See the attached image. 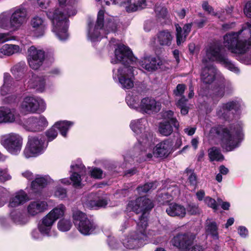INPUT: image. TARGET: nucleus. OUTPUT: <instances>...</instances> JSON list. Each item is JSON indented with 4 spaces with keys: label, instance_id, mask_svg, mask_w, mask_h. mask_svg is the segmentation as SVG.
I'll return each instance as SVG.
<instances>
[{
    "label": "nucleus",
    "instance_id": "60",
    "mask_svg": "<svg viewBox=\"0 0 251 251\" xmlns=\"http://www.w3.org/2000/svg\"><path fill=\"white\" fill-rule=\"evenodd\" d=\"M54 195L55 197L62 200L67 197L66 189L61 187H58L56 188Z\"/></svg>",
    "mask_w": 251,
    "mask_h": 251
},
{
    "label": "nucleus",
    "instance_id": "62",
    "mask_svg": "<svg viewBox=\"0 0 251 251\" xmlns=\"http://www.w3.org/2000/svg\"><path fill=\"white\" fill-rule=\"evenodd\" d=\"M8 193L7 190L0 186V207L3 206L6 202V196Z\"/></svg>",
    "mask_w": 251,
    "mask_h": 251
},
{
    "label": "nucleus",
    "instance_id": "63",
    "mask_svg": "<svg viewBox=\"0 0 251 251\" xmlns=\"http://www.w3.org/2000/svg\"><path fill=\"white\" fill-rule=\"evenodd\" d=\"M91 176L97 179H101L103 177V171L98 168H93L91 171Z\"/></svg>",
    "mask_w": 251,
    "mask_h": 251
},
{
    "label": "nucleus",
    "instance_id": "43",
    "mask_svg": "<svg viewBox=\"0 0 251 251\" xmlns=\"http://www.w3.org/2000/svg\"><path fill=\"white\" fill-rule=\"evenodd\" d=\"M208 154L210 161H222L224 158L220 150L215 147L209 149L208 151Z\"/></svg>",
    "mask_w": 251,
    "mask_h": 251
},
{
    "label": "nucleus",
    "instance_id": "31",
    "mask_svg": "<svg viewBox=\"0 0 251 251\" xmlns=\"http://www.w3.org/2000/svg\"><path fill=\"white\" fill-rule=\"evenodd\" d=\"M29 198L26 193L23 190H20L13 194L10 198L8 206L16 207L24 204Z\"/></svg>",
    "mask_w": 251,
    "mask_h": 251
},
{
    "label": "nucleus",
    "instance_id": "37",
    "mask_svg": "<svg viewBox=\"0 0 251 251\" xmlns=\"http://www.w3.org/2000/svg\"><path fill=\"white\" fill-rule=\"evenodd\" d=\"M157 42L161 46H170L173 39V36L168 30L159 32L157 34Z\"/></svg>",
    "mask_w": 251,
    "mask_h": 251
},
{
    "label": "nucleus",
    "instance_id": "57",
    "mask_svg": "<svg viewBox=\"0 0 251 251\" xmlns=\"http://www.w3.org/2000/svg\"><path fill=\"white\" fill-rule=\"evenodd\" d=\"M56 128L54 125L51 128L46 131V134L49 142L52 141L57 137L58 132Z\"/></svg>",
    "mask_w": 251,
    "mask_h": 251
},
{
    "label": "nucleus",
    "instance_id": "42",
    "mask_svg": "<svg viewBox=\"0 0 251 251\" xmlns=\"http://www.w3.org/2000/svg\"><path fill=\"white\" fill-rule=\"evenodd\" d=\"M126 103L131 108L136 111L139 110L140 107V97L138 95H134L132 93L129 94L126 98Z\"/></svg>",
    "mask_w": 251,
    "mask_h": 251
},
{
    "label": "nucleus",
    "instance_id": "10",
    "mask_svg": "<svg viewBox=\"0 0 251 251\" xmlns=\"http://www.w3.org/2000/svg\"><path fill=\"white\" fill-rule=\"evenodd\" d=\"M151 149H148V146H142L140 149L142 152V156L145 161L150 160L153 155L157 158H166L171 153L173 148L172 141L170 139H165L153 147L151 141Z\"/></svg>",
    "mask_w": 251,
    "mask_h": 251
},
{
    "label": "nucleus",
    "instance_id": "53",
    "mask_svg": "<svg viewBox=\"0 0 251 251\" xmlns=\"http://www.w3.org/2000/svg\"><path fill=\"white\" fill-rule=\"evenodd\" d=\"M202 8L205 11L208 12V13L218 17L221 21L223 20V16L221 14L220 15L219 12H215L214 9L210 6L207 1H203L202 4Z\"/></svg>",
    "mask_w": 251,
    "mask_h": 251
},
{
    "label": "nucleus",
    "instance_id": "55",
    "mask_svg": "<svg viewBox=\"0 0 251 251\" xmlns=\"http://www.w3.org/2000/svg\"><path fill=\"white\" fill-rule=\"evenodd\" d=\"M186 210L190 215H197L200 213V209L198 204L194 203H189Z\"/></svg>",
    "mask_w": 251,
    "mask_h": 251
},
{
    "label": "nucleus",
    "instance_id": "36",
    "mask_svg": "<svg viewBox=\"0 0 251 251\" xmlns=\"http://www.w3.org/2000/svg\"><path fill=\"white\" fill-rule=\"evenodd\" d=\"M15 119L16 116L13 110L8 107H0V124L13 123L15 121Z\"/></svg>",
    "mask_w": 251,
    "mask_h": 251
},
{
    "label": "nucleus",
    "instance_id": "61",
    "mask_svg": "<svg viewBox=\"0 0 251 251\" xmlns=\"http://www.w3.org/2000/svg\"><path fill=\"white\" fill-rule=\"evenodd\" d=\"M11 179V176L8 174L7 169L0 168V182H4Z\"/></svg>",
    "mask_w": 251,
    "mask_h": 251
},
{
    "label": "nucleus",
    "instance_id": "38",
    "mask_svg": "<svg viewBox=\"0 0 251 251\" xmlns=\"http://www.w3.org/2000/svg\"><path fill=\"white\" fill-rule=\"evenodd\" d=\"M21 51V49L18 45L6 44L3 45L0 49V57L10 56Z\"/></svg>",
    "mask_w": 251,
    "mask_h": 251
},
{
    "label": "nucleus",
    "instance_id": "29",
    "mask_svg": "<svg viewBox=\"0 0 251 251\" xmlns=\"http://www.w3.org/2000/svg\"><path fill=\"white\" fill-rule=\"evenodd\" d=\"M192 23L186 24L182 28L179 24L175 25L176 41L177 46H180L185 42L186 38L191 30Z\"/></svg>",
    "mask_w": 251,
    "mask_h": 251
},
{
    "label": "nucleus",
    "instance_id": "26",
    "mask_svg": "<svg viewBox=\"0 0 251 251\" xmlns=\"http://www.w3.org/2000/svg\"><path fill=\"white\" fill-rule=\"evenodd\" d=\"M10 72L17 81L22 80L24 84L25 79L29 77L28 76L29 73L33 72L28 70V67L25 61H20L11 68Z\"/></svg>",
    "mask_w": 251,
    "mask_h": 251
},
{
    "label": "nucleus",
    "instance_id": "50",
    "mask_svg": "<svg viewBox=\"0 0 251 251\" xmlns=\"http://www.w3.org/2000/svg\"><path fill=\"white\" fill-rule=\"evenodd\" d=\"M212 99L214 100L219 101L225 94V88H223L221 81L214 88Z\"/></svg>",
    "mask_w": 251,
    "mask_h": 251
},
{
    "label": "nucleus",
    "instance_id": "40",
    "mask_svg": "<svg viewBox=\"0 0 251 251\" xmlns=\"http://www.w3.org/2000/svg\"><path fill=\"white\" fill-rule=\"evenodd\" d=\"M108 200L106 197L99 198L96 200H90L86 202V205L91 208L98 209L105 207L108 204Z\"/></svg>",
    "mask_w": 251,
    "mask_h": 251
},
{
    "label": "nucleus",
    "instance_id": "1",
    "mask_svg": "<svg viewBox=\"0 0 251 251\" xmlns=\"http://www.w3.org/2000/svg\"><path fill=\"white\" fill-rule=\"evenodd\" d=\"M223 44L235 54L242 63L251 65V24L247 23L236 32L231 31L223 37Z\"/></svg>",
    "mask_w": 251,
    "mask_h": 251
},
{
    "label": "nucleus",
    "instance_id": "23",
    "mask_svg": "<svg viewBox=\"0 0 251 251\" xmlns=\"http://www.w3.org/2000/svg\"><path fill=\"white\" fill-rule=\"evenodd\" d=\"M30 31L32 36L41 37L45 33L47 25L45 19L40 16H35L30 20Z\"/></svg>",
    "mask_w": 251,
    "mask_h": 251
},
{
    "label": "nucleus",
    "instance_id": "11",
    "mask_svg": "<svg viewBox=\"0 0 251 251\" xmlns=\"http://www.w3.org/2000/svg\"><path fill=\"white\" fill-rule=\"evenodd\" d=\"M196 236L191 232L179 233L171 240V243L177 249L184 251H203L200 245H193Z\"/></svg>",
    "mask_w": 251,
    "mask_h": 251
},
{
    "label": "nucleus",
    "instance_id": "30",
    "mask_svg": "<svg viewBox=\"0 0 251 251\" xmlns=\"http://www.w3.org/2000/svg\"><path fill=\"white\" fill-rule=\"evenodd\" d=\"M48 205L45 201H31L27 207V213L34 216L47 210Z\"/></svg>",
    "mask_w": 251,
    "mask_h": 251
},
{
    "label": "nucleus",
    "instance_id": "24",
    "mask_svg": "<svg viewBox=\"0 0 251 251\" xmlns=\"http://www.w3.org/2000/svg\"><path fill=\"white\" fill-rule=\"evenodd\" d=\"M160 108L161 104L159 102L152 98L146 97L141 100L138 111L151 114L158 112Z\"/></svg>",
    "mask_w": 251,
    "mask_h": 251
},
{
    "label": "nucleus",
    "instance_id": "39",
    "mask_svg": "<svg viewBox=\"0 0 251 251\" xmlns=\"http://www.w3.org/2000/svg\"><path fill=\"white\" fill-rule=\"evenodd\" d=\"M12 220L17 225H25L27 222L25 214L18 210H14L10 213Z\"/></svg>",
    "mask_w": 251,
    "mask_h": 251
},
{
    "label": "nucleus",
    "instance_id": "56",
    "mask_svg": "<svg viewBox=\"0 0 251 251\" xmlns=\"http://www.w3.org/2000/svg\"><path fill=\"white\" fill-rule=\"evenodd\" d=\"M173 199L172 194H169L168 192H164L158 195V201L163 204L170 201Z\"/></svg>",
    "mask_w": 251,
    "mask_h": 251
},
{
    "label": "nucleus",
    "instance_id": "4",
    "mask_svg": "<svg viewBox=\"0 0 251 251\" xmlns=\"http://www.w3.org/2000/svg\"><path fill=\"white\" fill-rule=\"evenodd\" d=\"M75 8L70 5H66L55 9L48 11L47 15L51 21L53 25L52 31L60 41H65L68 38L69 20L68 18L76 14Z\"/></svg>",
    "mask_w": 251,
    "mask_h": 251
},
{
    "label": "nucleus",
    "instance_id": "46",
    "mask_svg": "<svg viewBox=\"0 0 251 251\" xmlns=\"http://www.w3.org/2000/svg\"><path fill=\"white\" fill-rule=\"evenodd\" d=\"M72 217L73 222L76 227L80 224L79 223L84 221L85 219L88 218L84 213L77 209H73L72 210Z\"/></svg>",
    "mask_w": 251,
    "mask_h": 251
},
{
    "label": "nucleus",
    "instance_id": "51",
    "mask_svg": "<svg viewBox=\"0 0 251 251\" xmlns=\"http://www.w3.org/2000/svg\"><path fill=\"white\" fill-rule=\"evenodd\" d=\"M107 244L111 250H121L124 251V249H123V246H122V244L117 242L115 238L111 235L108 236L107 239Z\"/></svg>",
    "mask_w": 251,
    "mask_h": 251
},
{
    "label": "nucleus",
    "instance_id": "35",
    "mask_svg": "<svg viewBox=\"0 0 251 251\" xmlns=\"http://www.w3.org/2000/svg\"><path fill=\"white\" fill-rule=\"evenodd\" d=\"M205 233L212 239L217 240L219 239V224L213 220L207 219L205 222Z\"/></svg>",
    "mask_w": 251,
    "mask_h": 251
},
{
    "label": "nucleus",
    "instance_id": "6",
    "mask_svg": "<svg viewBox=\"0 0 251 251\" xmlns=\"http://www.w3.org/2000/svg\"><path fill=\"white\" fill-rule=\"evenodd\" d=\"M117 28V24L113 17L105 18L104 12L102 10L99 11L97 16L96 25L89 21L88 23L87 37L91 42L100 41L101 39V32L105 34L110 32H115Z\"/></svg>",
    "mask_w": 251,
    "mask_h": 251
},
{
    "label": "nucleus",
    "instance_id": "7",
    "mask_svg": "<svg viewBox=\"0 0 251 251\" xmlns=\"http://www.w3.org/2000/svg\"><path fill=\"white\" fill-rule=\"evenodd\" d=\"M130 127L135 133L140 149L142 146H148V149H151L152 133L151 131L148 121L145 118H140L132 120Z\"/></svg>",
    "mask_w": 251,
    "mask_h": 251
},
{
    "label": "nucleus",
    "instance_id": "34",
    "mask_svg": "<svg viewBox=\"0 0 251 251\" xmlns=\"http://www.w3.org/2000/svg\"><path fill=\"white\" fill-rule=\"evenodd\" d=\"M77 227L78 231L84 235L93 234L97 227V224L92 219L88 218L80 223Z\"/></svg>",
    "mask_w": 251,
    "mask_h": 251
},
{
    "label": "nucleus",
    "instance_id": "14",
    "mask_svg": "<svg viewBox=\"0 0 251 251\" xmlns=\"http://www.w3.org/2000/svg\"><path fill=\"white\" fill-rule=\"evenodd\" d=\"M0 143L9 153L18 155L23 147V138L18 133L11 132L1 135Z\"/></svg>",
    "mask_w": 251,
    "mask_h": 251
},
{
    "label": "nucleus",
    "instance_id": "52",
    "mask_svg": "<svg viewBox=\"0 0 251 251\" xmlns=\"http://www.w3.org/2000/svg\"><path fill=\"white\" fill-rule=\"evenodd\" d=\"M72 224L70 220L62 219L60 220L57 224L58 229L62 232H66L69 231L71 227Z\"/></svg>",
    "mask_w": 251,
    "mask_h": 251
},
{
    "label": "nucleus",
    "instance_id": "44",
    "mask_svg": "<svg viewBox=\"0 0 251 251\" xmlns=\"http://www.w3.org/2000/svg\"><path fill=\"white\" fill-rule=\"evenodd\" d=\"M158 131L163 136H168L173 132V127L169 121H163L159 125Z\"/></svg>",
    "mask_w": 251,
    "mask_h": 251
},
{
    "label": "nucleus",
    "instance_id": "27",
    "mask_svg": "<svg viewBox=\"0 0 251 251\" xmlns=\"http://www.w3.org/2000/svg\"><path fill=\"white\" fill-rule=\"evenodd\" d=\"M116 3L125 7L127 12H132L146 7V0H117Z\"/></svg>",
    "mask_w": 251,
    "mask_h": 251
},
{
    "label": "nucleus",
    "instance_id": "20",
    "mask_svg": "<svg viewBox=\"0 0 251 251\" xmlns=\"http://www.w3.org/2000/svg\"><path fill=\"white\" fill-rule=\"evenodd\" d=\"M28 78L25 80L24 85L29 89H34L38 92H43L46 88V78L43 75H38L33 72L29 73Z\"/></svg>",
    "mask_w": 251,
    "mask_h": 251
},
{
    "label": "nucleus",
    "instance_id": "5",
    "mask_svg": "<svg viewBox=\"0 0 251 251\" xmlns=\"http://www.w3.org/2000/svg\"><path fill=\"white\" fill-rule=\"evenodd\" d=\"M243 124L241 122L231 126L229 128L218 126L212 128L211 131L221 137V145L226 151H231L238 147L244 139Z\"/></svg>",
    "mask_w": 251,
    "mask_h": 251
},
{
    "label": "nucleus",
    "instance_id": "8",
    "mask_svg": "<svg viewBox=\"0 0 251 251\" xmlns=\"http://www.w3.org/2000/svg\"><path fill=\"white\" fill-rule=\"evenodd\" d=\"M153 207V204L151 201L146 197H140L137 198L134 201H129L127 206V209L128 210L132 211L136 214L142 213L141 215L139 217V221H134L133 219L129 218L127 219L124 223L122 225L121 230H124L130 225H133L135 224H138L141 226L142 223L140 222L141 217L143 213H145V216L147 218V212L151 210Z\"/></svg>",
    "mask_w": 251,
    "mask_h": 251
},
{
    "label": "nucleus",
    "instance_id": "21",
    "mask_svg": "<svg viewBox=\"0 0 251 251\" xmlns=\"http://www.w3.org/2000/svg\"><path fill=\"white\" fill-rule=\"evenodd\" d=\"M162 64V61L158 57L149 55L144 56L139 61L137 58L136 63L134 62L133 65H139L148 72H153L158 70Z\"/></svg>",
    "mask_w": 251,
    "mask_h": 251
},
{
    "label": "nucleus",
    "instance_id": "48",
    "mask_svg": "<svg viewBox=\"0 0 251 251\" xmlns=\"http://www.w3.org/2000/svg\"><path fill=\"white\" fill-rule=\"evenodd\" d=\"M65 210L66 207L65 205L63 204H60L54 207L49 213L56 221L57 219L64 216Z\"/></svg>",
    "mask_w": 251,
    "mask_h": 251
},
{
    "label": "nucleus",
    "instance_id": "32",
    "mask_svg": "<svg viewBox=\"0 0 251 251\" xmlns=\"http://www.w3.org/2000/svg\"><path fill=\"white\" fill-rule=\"evenodd\" d=\"M55 221L49 213L42 219L38 227L43 235L50 236V233Z\"/></svg>",
    "mask_w": 251,
    "mask_h": 251
},
{
    "label": "nucleus",
    "instance_id": "17",
    "mask_svg": "<svg viewBox=\"0 0 251 251\" xmlns=\"http://www.w3.org/2000/svg\"><path fill=\"white\" fill-rule=\"evenodd\" d=\"M18 123L25 130L30 132L42 131L48 125L47 119L43 115L31 116L27 119H24L23 121L19 122Z\"/></svg>",
    "mask_w": 251,
    "mask_h": 251
},
{
    "label": "nucleus",
    "instance_id": "54",
    "mask_svg": "<svg viewBox=\"0 0 251 251\" xmlns=\"http://www.w3.org/2000/svg\"><path fill=\"white\" fill-rule=\"evenodd\" d=\"M186 173L188 176V182L192 186L196 187L198 183L197 177L196 174L191 169H187L186 170Z\"/></svg>",
    "mask_w": 251,
    "mask_h": 251
},
{
    "label": "nucleus",
    "instance_id": "58",
    "mask_svg": "<svg viewBox=\"0 0 251 251\" xmlns=\"http://www.w3.org/2000/svg\"><path fill=\"white\" fill-rule=\"evenodd\" d=\"M204 202L209 207L212 208L215 211L218 209V205L216 201L209 196L204 198Z\"/></svg>",
    "mask_w": 251,
    "mask_h": 251
},
{
    "label": "nucleus",
    "instance_id": "41",
    "mask_svg": "<svg viewBox=\"0 0 251 251\" xmlns=\"http://www.w3.org/2000/svg\"><path fill=\"white\" fill-rule=\"evenodd\" d=\"M74 125V123L69 121H61L55 123L54 127L58 129L61 134L64 137H66L68 131Z\"/></svg>",
    "mask_w": 251,
    "mask_h": 251
},
{
    "label": "nucleus",
    "instance_id": "64",
    "mask_svg": "<svg viewBox=\"0 0 251 251\" xmlns=\"http://www.w3.org/2000/svg\"><path fill=\"white\" fill-rule=\"evenodd\" d=\"M186 86L183 84H178L176 87V89L174 90V94L176 96H183Z\"/></svg>",
    "mask_w": 251,
    "mask_h": 251
},
{
    "label": "nucleus",
    "instance_id": "28",
    "mask_svg": "<svg viewBox=\"0 0 251 251\" xmlns=\"http://www.w3.org/2000/svg\"><path fill=\"white\" fill-rule=\"evenodd\" d=\"M52 182L53 179L49 175H37L31 182V188L34 193H39L41 195L42 189Z\"/></svg>",
    "mask_w": 251,
    "mask_h": 251
},
{
    "label": "nucleus",
    "instance_id": "15",
    "mask_svg": "<svg viewBox=\"0 0 251 251\" xmlns=\"http://www.w3.org/2000/svg\"><path fill=\"white\" fill-rule=\"evenodd\" d=\"M20 108L25 113H40L46 109L45 100L40 97L35 96L25 97L22 101Z\"/></svg>",
    "mask_w": 251,
    "mask_h": 251
},
{
    "label": "nucleus",
    "instance_id": "9",
    "mask_svg": "<svg viewBox=\"0 0 251 251\" xmlns=\"http://www.w3.org/2000/svg\"><path fill=\"white\" fill-rule=\"evenodd\" d=\"M223 48L219 42H214L208 46L206 50V56L210 61H217L229 70L239 73L240 70L227 57L226 54L223 52Z\"/></svg>",
    "mask_w": 251,
    "mask_h": 251
},
{
    "label": "nucleus",
    "instance_id": "47",
    "mask_svg": "<svg viewBox=\"0 0 251 251\" xmlns=\"http://www.w3.org/2000/svg\"><path fill=\"white\" fill-rule=\"evenodd\" d=\"M162 117L166 120L165 121H169L173 126L176 129H178L179 123L176 118L174 117V112L172 110H167L162 114Z\"/></svg>",
    "mask_w": 251,
    "mask_h": 251
},
{
    "label": "nucleus",
    "instance_id": "16",
    "mask_svg": "<svg viewBox=\"0 0 251 251\" xmlns=\"http://www.w3.org/2000/svg\"><path fill=\"white\" fill-rule=\"evenodd\" d=\"M3 83L0 87V93L2 96H5L2 99L4 104H10L14 102L17 95L14 94L16 91V81L8 73L3 74Z\"/></svg>",
    "mask_w": 251,
    "mask_h": 251
},
{
    "label": "nucleus",
    "instance_id": "45",
    "mask_svg": "<svg viewBox=\"0 0 251 251\" xmlns=\"http://www.w3.org/2000/svg\"><path fill=\"white\" fill-rule=\"evenodd\" d=\"M10 15L8 12H3L0 14V27L12 30Z\"/></svg>",
    "mask_w": 251,
    "mask_h": 251
},
{
    "label": "nucleus",
    "instance_id": "25",
    "mask_svg": "<svg viewBox=\"0 0 251 251\" xmlns=\"http://www.w3.org/2000/svg\"><path fill=\"white\" fill-rule=\"evenodd\" d=\"M70 172L72 173L70 179L73 182V185L75 187L80 186L81 176L84 175L86 172L85 167L81 160H77L75 162H72Z\"/></svg>",
    "mask_w": 251,
    "mask_h": 251
},
{
    "label": "nucleus",
    "instance_id": "59",
    "mask_svg": "<svg viewBox=\"0 0 251 251\" xmlns=\"http://www.w3.org/2000/svg\"><path fill=\"white\" fill-rule=\"evenodd\" d=\"M221 82L223 88H225V94H229L233 91V86L230 81L223 79Z\"/></svg>",
    "mask_w": 251,
    "mask_h": 251
},
{
    "label": "nucleus",
    "instance_id": "13",
    "mask_svg": "<svg viewBox=\"0 0 251 251\" xmlns=\"http://www.w3.org/2000/svg\"><path fill=\"white\" fill-rule=\"evenodd\" d=\"M47 146L48 143L40 136H29L28 142L24 150V155L26 158L36 157L42 154Z\"/></svg>",
    "mask_w": 251,
    "mask_h": 251
},
{
    "label": "nucleus",
    "instance_id": "3",
    "mask_svg": "<svg viewBox=\"0 0 251 251\" xmlns=\"http://www.w3.org/2000/svg\"><path fill=\"white\" fill-rule=\"evenodd\" d=\"M146 214L144 213L141 217V226L138 224L136 230L130 232L125 236L122 239L121 244L123 249L125 250H137L143 247L145 245L148 244L150 240V236H156L161 234V230L158 231L151 230L147 233V227L148 226V221ZM163 238L161 237L151 239L150 242L152 244L157 245L162 242Z\"/></svg>",
    "mask_w": 251,
    "mask_h": 251
},
{
    "label": "nucleus",
    "instance_id": "2",
    "mask_svg": "<svg viewBox=\"0 0 251 251\" xmlns=\"http://www.w3.org/2000/svg\"><path fill=\"white\" fill-rule=\"evenodd\" d=\"M135 57L131 50L127 46L124 45H119L115 50L114 58L111 60V63L116 64L122 63L124 66L120 67L117 71L113 70V78L115 81H118L121 87L124 89H129L134 86V76L137 75L136 69L129 66L133 65L136 62Z\"/></svg>",
    "mask_w": 251,
    "mask_h": 251
},
{
    "label": "nucleus",
    "instance_id": "33",
    "mask_svg": "<svg viewBox=\"0 0 251 251\" xmlns=\"http://www.w3.org/2000/svg\"><path fill=\"white\" fill-rule=\"evenodd\" d=\"M166 212L171 217H177L182 218L186 213V208L182 205L172 202L169 204L166 209Z\"/></svg>",
    "mask_w": 251,
    "mask_h": 251
},
{
    "label": "nucleus",
    "instance_id": "18",
    "mask_svg": "<svg viewBox=\"0 0 251 251\" xmlns=\"http://www.w3.org/2000/svg\"><path fill=\"white\" fill-rule=\"evenodd\" d=\"M45 57V51L34 46L27 50V60L29 66L33 70H38L43 65Z\"/></svg>",
    "mask_w": 251,
    "mask_h": 251
},
{
    "label": "nucleus",
    "instance_id": "49",
    "mask_svg": "<svg viewBox=\"0 0 251 251\" xmlns=\"http://www.w3.org/2000/svg\"><path fill=\"white\" fill-rule=\"evenodd\" d=\"M157 182L155 181L154 182L147 183L142 186H139L136 188V190L139 194L142 195L144 193H146L151 190H154L157 187Z\"/></svg>",
    "mask_w": 251,
    "mask_h": 251
},
{
    "label": "nucleus",
    "instance_id": "19",
    "mask_svg": "<svg viewBox=\"0 0 251 251\" xmlns=\"http://www.w3.org/2000/svg\"><path fill=\"white\" fill-rule=\"evenodd\" d=\"M212 62L209 60L206 56L202 59V63L205 66L202 69L201 78L203 84H210L215 79L216 75L217 74V70Z\"/></svg>",
    "mask_w": 251,
    "mask_h": 251
},
{
    "label": "nucleus",
    "instance_id": "22",
    "mask_svg": "<svg viewBox=\"0 0 251 251\" xmlns=\"http://www.w3.org/2000/svg\"><path fill=\"white\" fill-rule=\"evenodd\" d=\"M27 11L23 5L15 7L10 16L12 30H17L25 22Z\"/></svg>",
    "mask_w": 251,
    "mask_h": 251
},
{
    "label": "nucleus",
    "instance_id": "12",
    "mask_svg": "<svg viewBox=\"0 0 251 251\" xmlns=\"http://www.w3.org/2000/svg\"><path fill=\"white\" fill-rule=\"evenodd\" d=\"M244 106V103L241 99L235 98L228 101L222 103L216 108V115L218 118L227 121L232 115V111L239 114Z\"/></svg>",
    "mask_w": 251,
    "mask_h": 251
}]
</instances>
